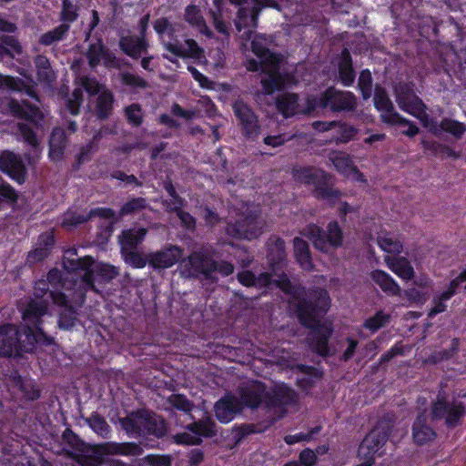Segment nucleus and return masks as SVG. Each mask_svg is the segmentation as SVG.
I'll return each instance as SVG.
<instances>
[{"label": "nucleus", "instance_id": "8fccbe9b", "mask_svg": "<svg viewBox=\"0 0 466 466\" xmlns=\"http://www.w3.org/2000/svg\"><path fill=\"white\" fill-rule=\"evenodd\" d=\"M83 93L80 88H76L72 97L68 100L67 106L71 114L76 115L82 103Z\"/></svg>", "mask_w": 466, "mask_h": 466}, {"label": "nucleus", "instance_id": "b1692460", "mask_svg": "<svg viewBox=\"0 0 466 466\" xmlns=\"http://www.w3.org/2000/svg\"><path fill=\"white\" fill-rule=\"evenodd\" d=\"M374 104L376 108L380 111L381 118L385 123L395 124L401 121V116L394 112L392 103L382 88H376Z\"/></svg>", "mask_w": 466, "mask_h": 466}, {"label": "nucleus", "instance_id": "680f3d73", "mask_svg": "<svg viewBox=\"0 0 466 466\" xmlns=\"http://www.w3.org/2000/svg\"><path fill=\"white\" fill-rule=\"evenodd\" d=\"M299 461L305 466H313L316 462V453L309 449H306L299 454Z\"/></svg>", "mask_w": 466, "mask_h": 466}, {"label": "nucleus", "instance_id": "5fc2aeb1", "mask_svg": "<svg viewBox=\"0 0 466 466\" xmlns=\"http://www.w3.org/2000/svg\"><path fill=\"white\" fill-rule=\"evenodd\" d=\"M187 68L188 71L191 73L192 76L194 77V79L198 82L201 87L207 89L213 88V83L207 76H205L193 66H188Z\"/></svg>", "mask_w": 466, "mask_h": 466}, {"label": "nucleus", "instance_id": "4468645a", "mask_svg": "<svg viewBox=\"0 0 466 466\" xmlns=\"http://www.w3.org/2000/svg\"><path fill=\"white\" fill-rule=\"evenodd\" d=\"M434 419H445L449 426H455L465 414V408L458 400H450L444 393H439L432 407Z\"/></svg>", "mask_w": 466, "mask_h": 466}, {"label": "nucleus", "instance_id": "37998d69", "mask_svg": "<svg viewBox=\"0 0 466 466\" xmlns=\"http://www.w3.org/2000/svg\"><path fill=\"white\" fill-rule=\"evenodd\" d=\"M450 291V285L448 286L447 289L441 292L439 295H436L433 299V307L431 309L429 315L431 317L437 315L439 313H441L445 311L446 305L445 301L449 300L451 298H445V295Z\"/></svg>", "mask_w": 466, "mask_h": 466}, {"label": "nucleus", "instance_id": "7ed1b4c3", "mask_svg": "<svg viewBox=\"0 0 466 466\" xmlns=\"http://www.w3.org/2000/svg\"><path fill=\"white\" fill-rule=\"evenodd\" d=\"M300 292H296L289 302L301 323L311 329L309 344L312 350L321 356L328 353V339L332 332L329 321H320L321 314L325 313L329 306V298L326 290H318L309 295V300L300 298Z\"/></svg>", "mask_w": 466, "mask_h": 466}, {"label": "nucleus", "instance_id": "de8ad7c7", "mask_svg": "<svg viewBox=\"0 0 466 466\" xmlns=\"http://www.w3.org/2000/svg\"><path fill=\"white\" fill-rule=\"evenodd\" d=\"M46 239L49 240L48 243L46 244L44 248H36L33 251L28 254L27 260L30 263H35L46 258L48 254V245L52 243V238L50 237H46Z\"/></svg>", "mask_w": 466, "mask_h": 466}, {"label": "nucleus", "instance_id": "aec40b11", "mask_svg": "<svg viewBox=\"0 0 466 466\" xmlns=\"http://www.w3.org/2000/svg\"><path fill=\"white\" fill-rule=\"evenodd\" d=\"M213 434L214 423L208 419L188 426L185 432L177 434L175 439L177 443L195 445L200 442L202 437H208Z\"/></svg>", "mask_w": 466, "mask_h": 466}, {"label": "nucleus", "instance_id": "f3484780", "mask_svg": "<svg viewBox=\"0 0 466 466\" xmlns=\"http://www.w3.org/2000/svg\"><path fill=\"white\" fill-rule=\"evenodd\" d=\"M356 106V97L350 92H339L335 89L327 90L317 99L318 107H330L333 111L352 110Z\"/></svg>", "mask_w": 466, "mask_h": 466}, {"label": "nucleus", "instance_id": "f704fd0d", "mask_svg": "<svg viewBox=\"0 0 466 466\" xmlns=\"http://www.w3.org/2000/svg\"><path fill=\"white\" fill-rule=\"evenodd\" d=\"M294 252L298 262L303 269L309 270L312 268L309 246L305 240L299 238L294 239Z\"/></svg>", "mask_w": 466, "mask_h": 466}, {"label": "nucleus", "instance_id": "dca6fc26", "mask_svg": "<svg viewBox=\"0 0 466 466\" xmlns=\"http://www.w3.org/2000/svg\"><path fill=\"white\" fill-rule=\"evenodd\" d=\"M277 107L286 117L299 113H310L317 109V98L299 100L295 94H285L278 99Z\"/></svg>", "mask_w": 466, "mask_h": 466}, {"label": "nucleus", "instance_id": "49530a36", "mask_svg": "<svg viewBox=\"0 0 466 466\" xmlns=\"http://www.w3.org/2000/svg\"><path fill=\"white\" fill-rule=\"evenodd\" d=\"M21 46L17 41L12 37H5L0 43V55L4 53H9L13 55V52L19 53Z\"/></svg>", "mask_w": 466, "mask_h": 466}, {"label": "nucleus", "instance_id": "2f4dec72", "mask_svg": "<svg viewBox=\"0 0 466 466\" xmlns=\"http://www.w3.org/2000/svg\"><path fill=\"white\" fill-rule=\"evenodd\" d=\"M339 68V76L340 82L345 86H350L355 79V75L351 66V59L348 50H344L337 61Z\"/></svg>", "mask_w": 466, "mask_h": 466}, {"label": "nucleus", "instance_id": "72a5a7b5", "mask_svg": "<svg viewBox=\"0 0 466 466\" xmlns=\"http://www.w3.org/2000/svg\"><path fill=\"white\" fill-rule=\"evenodd\" d=\"M185 20L201 34L210 35V32L207 27L206 22L200 14V10L196 5H188L185 11Z\"/></svg>", "mask_w": 466, "mask_h": 466}, {"label": "nucleus", "instance_id": "603ef678", "mask_svg": "<svg viewBox=\"0 0 466 466\" xmlns=\"http://www.w3.org/2000/svg\"><path fill=\"white\" fill-rule=\"evenodd\" d=\"M170 403L177 410L188 411L191 410V403L186 399L185 396L180 394H174L169 399Z\"/></svg>", "mask_w": 466, "mask_h": 466}, {"label": "nucleus", "instance_id": "c03bdc74", "mask_svg": "<svg viewBox=\"0 0 466 466\" xmlns=\"http://www.w3.org/2000/svg\"><path fill=\"white\" fill-rule=\"evenodd\" d=\"M359 87L362 93L363 97L369 98L371 95V74L369 70L361 72L359 78Z\"/></svg>", "mask_w": 466, "mask_h": 466}, {"label": "nucleus", "instance_id": "c9c22d12", "mask_svg": "<svg viewBox=\"0 0 466 466\" xmlns=\"http://www.w3.org/2000/svg\"><path fill=\"white\" fill-rule=\"evenodd\" d=\"M377 243L383 251L389 254H399L402 249L401 243L386 231L379 233Z\"/></svg>", "mask_w": 466, "mask_h": 466}, {"label": "nucleus", "instance_id": "f8f14e48", "mask_svg": "<svg viewBox=\"0 0 466 466\" xmlns=\"http://www.w3.org/2000/svg\"><path fill=\"white\" fill-rule=\"evenodd\" d=\"M303 235L322 252H328L329 248H336L342 243V233L337 222H330L328 225L327 234L318 226L309 225L304 229Z\"/></svg>", "mask_w": 466, "mask_h": 466}, {"label": "nucleus", "instance_id": "58836bf2", "mask_svg": "<svg viewBox=\"0 0 466 466\" xmlns=\"http://www.w3.org/2000/svg\"><path fill=\"white\" fill-rule=\"evenodd\" d=\"M390 320V315L379 311L377 312L373 317L368 319L365 323L364 327L370 330L371 332L377 331L380 328L383 327L385 324H387Z\"/></svg>", "mask_w": 466, "mask_h": 466}, {"label": "nucleus", "instance_id": "393cba45", "mask_svg": "<svg viewBox=\"0 0 466 466\" xmlns=\"http://www.w3.org/2000/svg\"><path fill=\"white\" fill-rule=\"evenodd\" d=\"M0 168L18 183L25 180V166L14 153L6 151L0 157Z\"/></svg>", "mask_w": 466, "mask_h": 466}, {"label": "nucleus", "instance_id": "69168bd1", "mask_svg": "<svg viewBox=\"0 0 466 466\" xmlns=\"http://www.w3.org/2000/svg\"><path fill=\"white\" fill-rule=\"evenodd\" d=\"M123 81L127 85H129L132 86L143 87L146 86V82L142 78H140L135 75H131V74L123 75Z\"/></svg>", "mask_w": 466, "mask_h": 466}, {"label": "nucleus", "instance_id": "a878e982", "mask_svg": "<svg viewBox=\"0 0 466 466\" xmlns=\"http://www.w3.org/2000/svg\"><path fill=\"white\" fill-rule=\"evenodd\" d=\"M87 58L91 67L102 63L106 67H116L118 62L111 52L106 50L100 41L92 44L87 52Z\"/></svg>", "mask_w": 466, "mask_h": 466}, {"label": "nucleus", "instance_id": "6e6552de", "mask_svg": "<svg viewBox=\"0 0 466 466\" xmlns=\"http://www.w3.org/2000/svg\"><path fill=\"white\" fill-rule=\"evenodd\" d=\"M122 428L131 436L148 432L157 436L165 434L167 429L163 420L147 410L132 413L120 420Z\"/></svg>", "mask_w": 466, "mask_h": 466}, {"label": "nucleus", "instance_id": "f03ea898", "mask_svg": "<svg viewBox=\"0 0 466 466\" xmlns=\"http://www.w3.org/2000/svg\"><path fill=\"white\" fill-rule=\"evenodd\" d=\"M49 300L46 297H37L31 300L23 312L24 331L18 332L14 325L0 328V355L11 356L18 350L30 351L35 344L47 343L50 339L39 327L42 316L49 313Z\"/></svg>", "mask_w": 466, "mask_h": 466}, {"label": "nucleus", "instance_id": "39448f33", "mask_svg": "<svg viewBox=\"0 0 466 466\" xmlns=\"http://www.w3.org/2000/svg\"><path fill=\"white\" fill-rule=\"evenodd\" d=\"M248 29L244 32L242 37L246 39L252 38V51L257 56L258 62L250 60L247 63V69L249 71H257L259 68L265 73V76L261 79L263 90L266 94H271L275 90L288 87L293 83V78L289 75H283L280 70L283 59L276 54L268 50V40L261 35H255Z\"/></svg>", "mask_w": 466, "mask_h": 466}, {"label": "nucleus", "instance_id": "1a4fd4ad", "mask_svg": "<svg viewBox=\"0 0 466 466\" xmlns=\"http://www.w3.org/2000/svg\"><path fill=\"white\" fill-rule=\"evenodd\" d=\"M294 177L299 182L313 185L318 198L333 202L339 193L332 187V179L324 171L316 168H296Z\"/></svg>", "mask_w": 466, "mask_h": 466}, {"label": "nucleus", "instance_id": "423d86ee", "mask_svg": "<svg viewBox=\"0 0 466 466\" xmlns=\"http://www.w3.org/2000/svg\"><path fill=\"white\" fill-rule=\"evenodd\" d=\"M397 102L400 107L407 113L417 117L430 132L439 135L447 132L460 137L465 131L464 126L452 119H443L440 124L430 119L425 112L421 100L406 86L396 88Z\"/></svg>", "mask_w": 466, "mask_h": 466}, {"label": "nucleus", "instance_id": "774afa93", "mask_svg": "<svg viewBox=\"0 0 466 466\" xmlns=\"http://www.w3.org/2000/svg\"><path fill=\"white\" fill-rule=\"evenodd\" d=\"M414 285L420 289H430L431 288L432 280L428 275L420 274L415 279Z\"/></svg>", "mask_w": 466, "mask_h": 466}, {"label": "nucleus", "instance_id": "79ce46f5", "mask_svg": "<svg viewBox=\"0 0 466 466\" xmlns=\"http://www.w3.org/2000/svg\"><path fill=\"white\" fill-rule=\"evenodd\" d=\"M67 30L68 25H61L53 31L43 35L41 37V43L44 45H51L55 41L60 40Z\"/></svg>", "mask_w": 466, "mask_h": 466}, {"label": "nucleus", "instance_id": "f257e3e1", "mask_svg": "<svg viewBox=\"0 0 466 466\" xmlns=\"http://www.w3.org/2000/svg\"><path fill=\"white\" fill-rule=\"evenodd\" d=\"M75 250H67L63 261L64 272L52 269L47 279L35 283V295L46 297L55 306L58 307V325L62 329H69L75 325V306L84 301V294L94 289L95 281H106L117 275L116 268L102 263H95L90 257L74 258Z\"/></svg>", "mask_w": 466, "mask_h": 466}, {"label": "nucleus", "instance_id": "0eeeda50", "mask_svg": "<svg viewBox=\"0 0 466 466\" xmlns=\"http://www.w3.org/2000/svg\"><path fill=\"white\" fill-rule=\"evenodd\" d=\"M154 29L159 35L161 41L169 53L181 57L193 59L199 64L207 63L204 50L193 39H186L183 44L173 41L174 28L166 18L158 19L154 24Z\"/></svg>", "mask_w": 466, "mask_h": 466}, {"label": "nucleus", "instance_id": "6e6d98bb", "mask_svg": "<svg viewBox=\"0 0 466 466\" xmlns=\"http://www.w3.org/2000/svg\"><path fill=\"white\" fill-rule=\"evenodd\" d=\"M86 220V216L81 214H76L74 212H67L63 219V225L66 227L76 226Z\"/></svg>", "mask_w": 466, "mask_h": 466}, {"label": "nucleus", "instance_id": "13d9d810", "mask_svg": "<svg viewBox=\"0 0 466 466\" xmlns=\"http://www.w3.org/2000/svg\"><path fill=\"white\" fill-rule=\"evenodd\" d=\"M76 17L75 6L67 0L63 2L62 18L64 21L72 22Z\"/></svg>", "mask_w": 466, "mask_h": 466}, {"label": "nucleus", "instance_id": "6ab92c4d", "mask_svg": "<svg viewBox=\"0 0 466 466\" xmlns=\"http://www.w3.org/2000/svg\"><path fill=\"white\" fill-rule=\"evenodd\" d=\"M264 223L255 215H248L237 225H229L227 228L228 235L246 239L258 238L263 231Z\"/></svg>", "mask_w": 466, "mask_h": 466}, {"label": "nucleus", "instance_id": "338daca9", "mask_svg": "<svg viewBox=\"0 0 466 466\" xmlns=\"http://www.w3.org/2000/svg\"><path fill=\"white\" fill-rule=\"evenodd\" d=\"M394 125H400L405 127V129H403L401 132L409 137H413L418 133L417 127L402 117L401 121L395 123Z\"/></svg>", "mask_w": 466, "mask_h": 466}, {"label": "nucleus", "instance_id": "052dcab7", "mask_svg": "<svg viewBox=\"0 0 466 466\" xmlns=\"http://www.w3.org/2000/svg\"><path fill=\"white\" fill-rule=\"evenodd\" d=\"M464 281H466V268L458 277L451 281L450 291L445 295V298H451L455 294L458 287Z\"/></svg>", "mask_w": 466, "mask_h": 466}, {"label": "nucleus", "instance_id": "4d7b16f0", "mask_svg": "<svg viewBox=\"0 0 466 466\" xmlns=\"http://www.w3.org/2000/svg\"><path fill=\"white\" fill-rule=\"evenodd\" d=\"M128 120L133 125H139L142 118L141 109L137 105L128 106L126 110Z\"/></svg>", "mask_w": 466, "mask_h": 466}, {"label": "nucleus", "instance_id": "864d4df0", "mask_svg": "<svg viewBox=\"0 0 466 466\" xmlns=\"http://www.w3.org/2000/svg\"><path fill=\"white\" fill-rule=\"evenodd\" d=\"M146 461L150 466H170L171 461L168 456L165 455H148L145 457Z\"/></svg>", "mask_w": 466, "mask_h": 466}, {"label": "nucleus", "instance_id": "09e8293b", "mask_svg": "<svg viewBox=\"0 0 466 466\" xmlns=\"http://www.w3.org/2000/svg\"><path fill=\"white\" fill-rule=\"evenodd\" d=\"M336 128L338 129L337 140L340 142L345 143L350 141L356 134V130L352 127L347 125L337 124Z\"/></svg>", "mask_w": 466, "mask_h": 466}, {"label": "nucleus", "instance_id": "412c9836", "mask_svg": "<svg viewBox=\"0 0 466 466\" xmlns=\"http://www.w3.org/2000/svg\"><path fill=\"white\" fill-rule=\"evenodd\" d=\"M238 279L239 282L247 287L250 286H268L272 283H275L278 287H279L283 291L289 293L291 292V285L289 280L285 276H278V279L274 276H269L268 274H263L258 278H255L252 272L250 271H243L238 273Z\"/></svg>", "mask_w": 466, "mask_h": 466}, {"label": "nucleus", "instance_id": "cd10ccee", "mask_svg": "<svg viewBox=\"0 0 466 466\" xmlns=\"http://www.w3.org/2000/svg\"><path fill=\"white\" fill-rule=\"evenodd\" d=\"M384 261L387 267L402 280L414 278V268L410 262L403 257L386 256Z\"/></svg>", "mask_w": 466, "mask_h": 466}, {"label": "nucleus", "instance_id": "0e129e2a", "mask_svg": "<svg viewBox=\"0 0 466 466\" xmlns=\"http://www.w3.org/2000/svg\"><path fill=\"white\" fill-rule=\"evenodd\" d=\"M172 113L179 117H182L184 119H191L196 116V111L193 110H185L178 105H174L172 106Z\"/></svg>", "mask_w": 466, "mask_h": 466}, {"label": "nucleus", "instance_id": "20e7f679", "mask_svg": "<svg viewBox=\"0 0 466 466\" xmlns=\"http://www.w3.org/2000/svg\"><path fill=\"white\" fill-rule=\"evenodd\" d=\"M295 399L294 391L284 384L278 385L274 396H270L263 384L252 381L241 391V400L227 395L215 405V412L218 420L228 423L239 412L243 406L256 408L261 403L267 406L288 405Z\"/></svg>", "mask_w": 466, "mask_h": 466}, {"label": "nucleus", "instance_id": "ddd939ff", "mask_svg": "<svg viewBox=\"0 0 466 466\" xmlns=\"http://www.w3.org/2000/svg\"><path fill=\"white\" fill-rule=\"evenodd\" d=\"M234 4L242 5L238 11L236 26L238 31L244 27H256L259 11L264 7L279 8L273 0H230Z\"/></svg>", "mask_w": 466, "mask_h": 466}, {"label": "nucleus", "instance_id": "3c124183", "mask_svg": "<svg viewBox=\"0 0 466 466\" xmlns=\"http://www.w3.org/2000/svg\"><path fill=\"white\" fill-rule=\"evenodd\" d=\"M405 295L407 299L413 303H424L429 298L427 292L420 291L416 288L407 289Z\"/></svg>", "mask_w": 466, "mask_h": 466}, {"label": "nucleus", "instance_id": "a18cd8bd", "mask_svg": "<svg viewBox=\"0 0 466 466\" xmlns=\"http://www.w3.org/2000/svg\"><path fill=\"white\" fill-rule=\"evenodd\" d=\"M14 387L17 388L24 394V396L28 399H35L38 397V391L33 390L30 392L28 390V389L32 387V383L28 380H22L21 378L15 379Z\"/></svg>", "mask_w": 466, "mask_h": 466}, {"label": "nucleus", "instance_id": "9d476101", "mask_svg": "<svg viewBox=\"0 0 466 466\" xmlns=\"http://www.w3.org/2000/svg\"><path fill=\"white\" fill-rule=\"evenodd\" d=\"M183 273L187 276H193L196 274H203L206 277L211 276L214 271H218L222 276L230 275L234 267L232 264L225 261L214 262L202 253L195 252L182 264Z\"/></svg>", "mask_w": 466, "mask_h": 466}, {"label": "nucleus", "instance_id": "e433bc0d", "mask_svg": "<svg viewBox=\"0 0 466 466\" xmlns=\"http://www.w3.org/2000/svg\"><path fill=\"white\" fill-rule=\"evenodd\" d=\"M66 145L65 132L61 128L54 129L50 138L49 155L53 160L58 159L62 154Z\"/></svg>", "mask_w": 466, "mask_h": 466}, {"label": "nucleus", "instance_id": "a19ab883", "mask_svg": "<svg viewBox=\"0 0 466 466\" xmlns=\"http://www.w3.org/2000/svg\"><path fill=\"white\" fill-rule=\"evenodd\" d=\"M296 369L303 375L305 378H299L298 381L302 386L305 387V383H311L315 379H319L321 376V373L315 368L306 367V366H297Z\"/></svg>", "mask_w": 466, "mask_h": 466}, {"label": "nucleus", "instance_id": "4c0bfd02", "mask_svg": "<svg viewBox=\"0 0 466 466\" xmlns=\"http://www.w3.org/2000/svg\"><path fill=\"white\" fill-rule=\"evenodd\" d=\"M9 106L12 113L17 116L35 121L38 115V109L35 106L28 105L27 103H19L12 100L9 102Z\"/></svg>", "mask_w": 466, "mask_h": 466}, {"label": "nucleus", "instance_id": "bb28decb", "mask_svg": "<svg viewBox=\"0 0 466 466\" xmlns=\"http://www.w3.org/2000/svg\"><path fill=\"white\" fill-rule=\"evenodd\" d=\"M234 112L241 122L246 134L249 137L258 135V119L251 109L243 102L237 101L234 106Z\"/></svg>", "mask_w": 466, "mask_h": 466}, {"label": "nucleus", "instance_id": "473e14b6", "mask_svg": "<svg viewBox=\"0 0 466 466\" xmlns=\"http://www.w3.org/2000/svg\"><path fill=\"white\" fill-rule=\"evenodd\" d=\"M122 50L132 57H138L147 51V45L143 38L126 36L120 41Z\"/></svg>", "mask_w": 466, "mask_h": 466}, {"label": "nucleus", "instance_id": "ea45409f", "mask_svg": "<svg viewBox=\"0 0 466 466\" xmlns=\"http://www.w3.org/2000/svg\"><path fill=\"white\" fill-rule=\"evenodd\" d=\"M88 423H89V426L91 427V429L95 432H96L98 435H100L102 437H107L110 430H109L108 424L103 418H101L97 415H93L88 420Z\"/></svg>", "mask_w": 466, "mask_h": 466}, {"label": "nucleus", "instance_id": "5701e85b", "mask_svg": "<svg viewBox=\"0 0 466 466\" xmlns=\"http://www.w3.org/2000/svg\"><path fill=\"white\" fill-rule=\"evenodd\" d=\"M330 160L336 169L347 177L355 181H365L363 175L354 166L348 154L343 152H334L330 156Z\"/></svg>", "mask_w": 466, "mask_h": 466}, {"label": "nucleus", "instance_id": "c756f323", "mask_svg": "<svg viewBox=\"0 0 466 466\" xmlns=\"http://www.w3.org/2000/svg\"><path fill=\"white\" fill-rule=\"evenodd\" d=\"M412 437L414 441L419 444H426L435 438V432L425 423V415L420 414L413 425Z\"/></svg>", "mask_w": 466, "mask_h": 466}, {"label": "nucleus", "instance_id": "bf43d9fd", "mask_svg": "<svg viewBox=\"0 0 466 466\" xmlns=\"http://www.w3.org/2000/svg\"><path fill=\"white\" fill-rule=\"evenodd\" d=\"M144 207H145V200L143 198L133 199L131 201H128L127 203H126L123 206V208L121 209V213L128 214V213L134 212L136 210H138L140 208H143Z\"/></svg>", "mask_w": 466, "mask_h": 466}, {"label": "nucleus", "instance_id": "2eb2a0df", "mask_svg": "<svg viewBox=\"0 0 466 466\" xmlns=\"http://www.w3.org/2000/svg\"><path fill=\"white\" fill-rule=\"evenodd\" d=\"M88 452H90L91 456L93 457V462L86 466H97L103 462L104 457L106 455H140L142 450L138 445L135 443L106 442L100 445H95L91 447Z\"/></svg>", "mask_w": 466, "mask_h": 466}, {"label": "nucleus", "instance_id": "c85d7f7f", "mask_svg": "<svg viewBox=\"0 0 466 466\" xmlns=\"http://www.w3.org/2000/svg\"><path fill=\"white\" fill-rule=\"evenodd\" d=\"M165 188L170 197L169 201H166L167 208L170 210L176 211L177 216L179 218V219L185 225V227H187V228L194 227L195 221L193 217L190 214L181 210L182 201L176 195L173 186L170 184H167L165 186Z\"/></svg>", "mask_w": 466, "mask_h": 466}, {"label": "nucleus", "instance_id": "e2e57ef3", "mask_svg": "<svg viewBox=\"0 0 466 466\" xmlns=\"http://www.w3.org/2000/svg\"><path fill=\"white\" fill-rule=\"evenodd\" d=\"M311 434L312 432L308 434L299 432L294 435H287L284 440L287 444L292 445L300 441H309L311 439Z\"/></svg>", "mask_w": 466, "mask_h": 466}, {"label": "nucleus", "instance_id": "7c9ffc66", "mask_svg": "<svg viewBox=\"0 0 466 466\" xmlns=\"http://www.w3.org/2000/svg\"><path fill=\"white\" fill-rule=\"evenodd\" d=\"M370 276L372 280L388 295L400 294V285L385 271L377 269L372 271Z\"/></svg>", "mask_w": 466, "mask_h": 466}, {"label": "nucleus", "instance_id": "4be33fe9", "mask_svg": "<svg viewBox=\"0 0 466 466\" xmlns=\"http://www.w3.org/2000/svg\"><path fill=\"white\" fill-rule=\"evenodd\" d=\"M182 257V250L171 246L161 251L148 255V263L155 268H167L173 266Z\"/></svg>", "mask_w": 466, "mask_h": 466}, {"label": "nucleus", "instance_id": "9b49d317", "mask_svg": "<svg viewBox=\"0 0 466 466\" xmlns=\"http://www.w3.org/2000/svg\"><path fill=\"white\" fill-rule=\"evenodd\" d=\"M146 234L147 229L141 228L125 230L119 238L124 260L133 268H142L148 262V256L144 257L136 250L137 245L144 240Z\"/></svg>", "mask_w": 466, "mask_h": 466}, {"label": "nucleus", "instance_id": "a211bd4d", "mask_svg": "<svg viewBox=\"0 0 466 466\" xmlns=\"http://www.w3.org/2000/svg\"><path fill=\"white\" fill-rule=\"evenodd\" d=\"M77 82L86 89L90 95L99 94L96 105V114L99 117H106L112 107L113 96L112 94L106 90L95 79L88 77L77 78Z\"/></svg>", "mask_w": 466, "mask_h": 466}]
</instances>
